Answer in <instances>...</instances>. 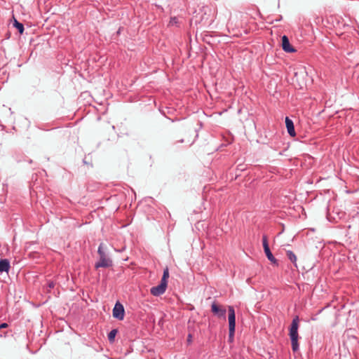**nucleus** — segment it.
<instances>
[{
	"instance_id": "1a4fd4ad",
	"label": "nucleus",
	"mask_w": 359,
	"mask_h": 359,
	"mask_svg": "<svg viewBox=\"0 0 359 359\" xmlns=\"http://www.w3.org/2000/svg\"><path fill=\"white\" fill-rule=\"evenodd\" d=\"M285 125H286V128H287L288 134L291 137H294L296 135V133H295L293 121L288 117H286L285 118Z\"/></svg>"
},
{
	"instance_id": "6ab92c4d",
	"label": "nucleus",
	"mask_w": 359,
	"mask_h": 359,
	"mask_svg": "<svg viewBox=\"0 0 359 359\" xmlns=\"http://www.w3.org/2000/svg\"><path fill=\"white\" fill-rule=\"evenodd\" d=\"M6 332H5L4 334H0V337H6Z\"/></svg>"
},
{
	"instance_id": "2eb2a0df",
	"label": "nucleus",
	"mask_w": 359,
	"mask_h": 359,
	"mask_svg": "<svg viewBox=\"0 0 359 359\" xmlns=\"http://www.w3.org/2000/svg\"><path fill=\"white\" fill-rule=\"evenodd\" d=\"M235 334V329L233 330V332H231V328H229V339L230 341L233 339Z\"/></svg>"
},
{
	"instance_id": "423d86ee",
	"label": "nucleus",
	"mask_w": 359,
	"mask_h": 359,
	"mask_svg": "<svg viewBox=\"0 0 359 359\" xmlns=\"http://www.w3.org/2000/svg\"><path fill=\"white\" fill-rule=\"evenodd\" d=\"M228 320H229V328H231V332L236 329V314L233 306H228Z\"/></svg>"
},
{
	"instance_id": "9d476101",
	"label": "nucleus",
	"mask_w": 359,
	"mask_h": 359,
	"mask_svg": "<svg viewBox=\"0 0 359 359\" xmlns=\"http://www.w3.org/2000/svg\"><path fill=\"white\" fill-rule=\"evenodd\" d=\"M11 268L10 262L7 259H0V273L8 272Z\"/></svg>"
},
{
	"instance_id": "6e6552de",
	"label": "nucleus",
	"mask_w": 359,
	"mask_h": 359,
	"mask_svg": "<svg viewBox=\"0 0 359 359\" xmlns=\"http://www.w3.org/2000/svg\"><path fill=\"white\" fill-rule=\"evenodd\" d=\"M282 41V48L286 53H295L296 49L290 44L288 37L286 35H283L281 38Z\"/></svg>"
},
{
	"instance_id": "f3484780",
	"label": "nucleus",
	"mask_w": 359,
	"mask_h": 359,
	"mask_svg": "<svg viewBox=\"0 0 359 359\" xmlns=\"http://www.w3.org/2000/svg\"><path fill=\"white\" fill-rule=\"evenodd\" d=\"M48 287L50 289L54 288V287H55V283H54L53 281H50V282H48Z\"/></svg>"
},
{
	"instance_id": "a211bd4d",
	"label": "nucleus",
	"mask_w": 359,
	"mask_h": 359,
	"mask_svg": "<svg viewBox=\"0 0 359 359\" xmlns=\"http://www.w3.org/2000/svg\"><path fill=\"white\" fill-rule=\"evenodd\" d=\"M191 334H189L188 335V341H191Z\"/></svg>"
},
{
	"instance_id": "dca6fc26",
	"label": "nucleus",
	"mask_w": 359,
	"mask_h": 359,
	"mask_svg": "<svg viewBox=\"0 0 359 359\" xmlns=\"http://www.w3.org/2000/svg\"><path fill=\"white\" fill-rule=\"evenodd\" d=\"M8 327V323H1V324H0V330H1V329L7 328Z\"/></svg>"
},
{
	"instance_id": "7ed1b4c3",
	"label": "nucleus",
	"mask_w": 359,
	"mask_h": 359,
	"mask_svg": "<svg viewBox=\"0 0 359 359\" xmlns=\"http://www.w3.org/2000/svg\"><path fill=\"white\" fill-rule=\"evenodd\" d=\"M262 245L264 248V253L268 259L273 264L278 265V260L273 255L272 252L269 246L268 238L266 235L262 236Z\"/></svg>"
},
{
	"instance_id": "39448f33",
	"label": "nucleus",
	"mask_w": 359,
	"mask_h": 359,
	"mask_svg": "<svg viewBox=\"0 0 359 359\" xmlns=\"http://www.w3.org/2000/svg\"><path fill=\"white\" fill-rule=\"evenodd\" d=\"M113 317L119 320H122L124 318L125 310L123 306L119 302H116L113 309Z\"/></svg>"
},
{
	"instance_id": "4468645a",
	"label": "nucleus",
	"mask_w": 359,
	"mask_h": 359,
	"mask_svg": "<svg viewBox=\"0 0 359 359\" xmlns=\"http://www.w3.org/2000/svg\"><path fill=\"white\" fill-rule=\"evenodd\" d=\"M168 278H169V269H168V267L166 266L163 269V276L161 278V282H162L163 283H166L168 285Z\"/></svg>"
},
{
	"instance_id": "9b49d317",
	"label": "nucleus",
	"mask_w": 359,
	"mask_h": 359,
	"mask_svg": "<svg viewBox=\"0 0 359 359\" xmlns=\"http://www.w3.org/2000/svg\"><path fill=\"white\" fill-rule=\"evenodd\" d=\"M13 27H15L19 32L20 34H22L25 30L24 25L22 23L18 22L14 17H13Z\"/></svg>"
},
{
	"instance_id": "f257e3e1",
	"label": "nucleus",
	"mask_w": 359,
	"mask_h": 359,
	"mask_svg": "<svg viewBox=\"0 0 359 359\" xmlns=\"http://www.w3.org/2000/svg\"><path fill=\"white\" fill-rule=\"evenodd\" d=\"M97 254L99 259L95 264L96 269L99 268H109L113 266V261L107 252V247L103 243L99 245Z\"/></svg>"
},
{
	"instance_id": "ddd939ff",
	"label": "nucleus",
	"mask_w": 359,
	"mask_h": 359,
	"mask_svg": "<svg viewBox=\"0 0 359 359\" xmlns=\"http://www.w3.org/2000/svg\"><path fill=\"white\" fill-rule=\"evenodd\" d=\"M118 333L117 329L111 330L108 334V340L110 343H114L115 341V337L116 334Z\"/></svg>"
},
{
	"instance_id": "20e7f679",
	"label": "nucleus",
	"mask_w": 359,
	"mask_h": 359,
	"mask_svg": "<svg viewBox=\"0 0 359 359\" xmlns=\"http://www.w3.org/2000/svg\"><path fill=\"white\" fill-rule=\"evenodd\" d=\"M211 312L219 318L226 319V309L215 301H214L211 305Z\"/></svg>"
},
{
	"instance_id": "f03ea898",
	"label": "nucleus",
	"mask_w": 359,
	"mask_h": 359,
	"mask_svg": "<svg viewBox=\"0 0 359 359\" xmlns=\"http://www.w3.org/2000/svg\"><path fill=\"white\" fill-rule=\"evenodd\" d=\"M298 327H299V317L295 316L290 325V337L291 339L292 344V349L294 352H296L299 350V344H298Z\"/></svg>"
},
{
	"instance_id": "0eeeda50",
	"label": "nucleus",
	"mask_w": 359,
	"mask_h": 359,
	"mask_svg": "<svg viewBox=\"0 0 359 359\" xmlns=\"http://www.w3.org/2000/svg\"><path fill=\"white\" fill-rule=\"evenodd\" d=\"M167 285H168L166 283L161 282L160 284L158 285L157 286L152 287L150 289V292L152 295L155 297H158L165 292Z\"/></svg>"
},
{
	"instance_id": "f8f14e48",
	"label": "nucleus",
	"mask_w": 359,
	"mask_h": 359,
	"mask_svg": "<svg viewBox=\"0 0 359 359\" xmlns=\"http://www.w3.org/2000/svg\"><path fill=\"white\" fill-rule=\"evenodd\" d=\"M286 255H287V258L291 261V262H292L294 264L295 267H297V256L295 255V254L292 250H287L286 252Z\"/></svg>"
}]
</instances>
